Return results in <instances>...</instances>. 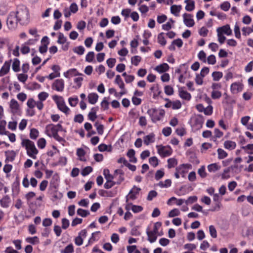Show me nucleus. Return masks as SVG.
<instances>
[{
	"mask_svg": "<svg viewBox=\"0 0 253 253\" xmlns=\"http://www.w3.org/2000/svg\"><path fill=\"white\" fill-rule=\"evenodd\" d=\"M29 12L27 8L23 5L17 7L16 11L10 12L7 19V25L10 30H14L17 24L24 25L29 22Z\"/></svg>",
	"mask_w": 253,
	"mask_h": 253,
	"instance_id": "f257e3e1",
	"label": "nucleus"
},
{
	"mask_svg": "<svg viewBox=\"0 0 253 253\" xmlns=\"http://www.w3.org/2000/svg\"><path fill=\"white\" fill-rule=\"evenodd\" d=\"M21 146L26 150L27 154L33 159H37V155L39 153L38 150L35 146V143L28 139H22Z\"/></svg>",
	"mask_w": 253,
	"mask_h": 253,
	"instance_id": "f03ea898",
	"label": "nucleus"
},
{
	"mask_svg": "<svg viewBox=\"0 0 253 253\" xmlns=\"http://www.w3.org/2000/svg\"><path fill=\"white\" fill-rule=\"evenodd\" d=\"M204 122V119L202 115H194L192 116L190 120L189 124L194 131L200 129Z\"/></svg>",
	"mask_w": 253,
	"mask_h": 253,
	"instance_id": "7ed1b4c3",
	"label": "nucleus"
},
{
	"mask_svg": "<svg viewBox=\"0 0 253 253\" xmlns=\"http://www.w3.org/2000/svg\"><path fill=\"white\" fill-rule=\"evenodd\" d=\"M147 113L153 123H156L162 120L165 114L164 110L156 108L149 109L147 110Z\"/></svg>",
	"mask_w": 253,
	"mask_h": 253,
	"instance_id": "20e7f679",
	"label": "nucleus"
},
{
	"mask_svg": "<svg viewBox=\"0 0 253 253\" xmlns=\"http://www.w3.org/2000/svg\"><path fill=\"white\" fill-rule=\"evenodd\" d=\"M45 133L50 137H53L56 140L61 142L64 141V139L58 134V130L55 128L54 125L51 124L47 125L45 126Z\"/></svg>",
	"mask_w": 253,
	"mask_h": 253,
	"instance_id": "39448f33",
	"label": "nucleus"
},
{
	"mask_svg": "<svg viewBox=\"0 0 253 253\" xmlns=\"http://www.w3.org/2000/svg\"><path fill=\"white\" fill-rule=\"evenodd\" d=\"M53 100L55 102L57 106V108L66 115L70 114V109L66 105L63 98L57 95H53Z\"/></svg>",
	"mask_w": 253,
	"mask_h": 253,
	"instance_id": "423d86ee",
	"label": "nucleus"
},
{
	"mask_svg": "<svg viewBox=\"0 0 253 253\" xmlns=\"http://www.w3.org/2000/svg\"><path fill=\"white\" fill-rule=\"evenodd\" d=\"M158 153L163 158L170 156L172 153V150L169 146H163L162 145H157Z\"/></svg>",
	"mask_w": 253,
	"mask_h": 253,
	"instance_id": "0eeeda50",
	"label": "nucleus"
},
{
	"mask_svg": "<svg viewBox=\"0 0 253 253\" xmlns=\"http://www.w3.org/2000/svg\"><path fill=\"white\" fill-rule=\"evenodd\" d=\"M57 43L62 44V49L64 51H67L69 49L70 45V42H67V38L62 33H59L58 34Z\"/></svg>",
	"mask_w": 253,
	"mask_h": 253,
	"instance_id": "6e6552de",
	"label": "nucleus"
},
{
	"mask_svg": "<svg viewBox=\"0 0 253 253\" xmlns=\"http://www.w3.org/2000/svg\"><path fill=\"white\" fill-rule=\"evenodd\" d=\"M10 112L13 115H19L21 109L18 102L15 99H12L9 103Z\"/></svg>",
	"mask_w": 253,
	"mask_h": 253,
	"instance_id": "1a4fd4ad",
	"label": "nucleus"
},
{
	"mask_svg": "<svg viewBox=\"0 0 253 253\" xmlns=\"http://www.w3.org/2000/svg\"><path fill=\"white\" fill-rule=\"evenodd\" d=\"M87 236V231L85 229L82 230L75 239V243L77 246H80L83 244L84 240Z\"/></svg>",
	"mask_w": 253,
	"mask_h": 253,
	"instance_id": "9d476101",
	"label": "nucleus"
},
{
	"mask_svg": "<svg viewBox=\"0 0 253 253\" xmlns=\"http://www.w3.org/2000/svg\"><path fill=\"white\" fill-rule=\"evenodd\" d=\"M141 189L136 186H133L132 188L130 190L128 194L126 196V202L128 199L134 200L137 198V195L139 194Z\"/></svg>",
	"mask_w": 253,
	"mask_h": 253,
	"instance_id": "9b49d317",
	"label": "nucleus"
},
{
	"mask_svg": "<svg viewBox=\"0 0 253 253\" xmlns=\"http://www.w3.org/2000/svg\"><path fill=\"white\" fill-rule=\"evenodd\" d=\"M52 88L59 92H62L64 89V81L63 79H57L52 84Z\"/></svg>",
	"mask_w": 253,
	"mask_h": 253,
	"instance_id": "f8f14e48",
	"label": "nucleus"
},
{
	"mask_svg": "<svg viewBox=\"0 0 253 253\" xmlns=\"http://www.w3.org/2000/svg\"><path fill=\"white\" fill-rule=\"evenodd\" d=\"M11 62V59L8 61H5L4 62V64L0 69V77H3L9 73Z\"/></svg>",
	"mask_w": 253,
	"mask_h": 253,
	"instance_id": "ddd939ff",
	"label": "nucleus"
},
{
	"mask_svg": "<svg viewBox=\"0 0 253 253\" xmlns=\"http://www.w3.org/2000/svg\"><path fill=\"white\" fill-rule=\"evenodd\" d=\"M183 22L188 27H193L195 24V22L193 19V16L188 13H184L183 14Z\"/></svg>",
	"mask_w": 253,
	"mask_h": 253,
	"instance_id": "4468645a",
	"label": "nucleus"
},
{
	"mask_svg": "<svg viewBox=\"0 0 253 253\" xmlns=\"http://www.w3.org/2000/svg\"><path fill=\"white\" fill-rule=\"evenodd\" d=\"M243 85L239 82H235L231 84L230 90L232 93L237 94L242 91Z\"/></svg>",
	"mask_w": 253,
	"mask_h": 253,
	"instance_id": "2eb2a0df",
	"label": "nucleus"
},
{
	"mask_svg": "<svg viewBox=\"0 0 253 253\" xmlns=\"http://www.w3.org/2000/svg\"><path fill=\"white\" fill-rule=\"evenodd\" d=\"M191 168V165L188 164H182L176 169L183 177H185V174L187 173L186 169Z\"/></svg>",
	"mask_w": 253,
	"mask_h": 253,
	"instance_id": "dca6fc26",
	"label": "nucleus"
},
{
	"mask_svg": "<svg viewBox=\"0 0 253 253\" xmlns=\"http://www.w3.org/2000/svg\"><path fill=\"white\" fill-rule=\"evenodd\" d=\"M11 203V198L8 195L4 196L0 199V205L2 208H7Z\"/></svg>",
	"mask_w": 253,
	"mask_h": 253,
	"instance_id": "f3484780",
	"label": "nucleus"
},
{
	"mask_svg": "<svg viewBox=\"0 0 253 253\" xmlns=\"http://www.w3.org/2000/svg\"><path fill=\"white\" fill-rule=\"evenodd\" d=\"M179 95L183 99L189 101L191 98V95L190 93L188 92L187 91L184 89V87L178 88Z\"/></svg>",
	"mask_w": 253,
	"mask_h": 253,
	"instance_id": "a211bd4d",
	"label": "nucleus"
},
{
	"mask_svg": "<svg viewBox=\"0 0 253 253\" xmlns=\"http://www.w3.org/2000/svg\"><path fill=\"white\" fill-rule=\"evenodd\" d=\"M216 31H219L220 33L223 34H225L227 36L231 35L232 34V30L231 29L230 27L228 24L218 28L216 30Z\"/></svg>",
	"mask_w": 253,
	"mask_h": 253,
	"instance_id": "6ab92c4d",
	"label": "nucleus"
},
{
	"mask_svg": "<svg viewBox=\"0 0 253 253\" xmlns=\"http://www.w3.org/2000/svg\"><path fill=\"white\" fill-rule=\"evenodd\" d=\"M114 175L116 176L114 179H117L116 182L117 184H120L124 180V172L121 169H116L114 172Z\"/></svg>",
	"mask_w": 253,
	"mask_h": 253,
	"instance_id": "aec40b11",
	"label": "nucleus"
},
{
	"mask_svg": "<svg viewBox=\"0 0 253 253\" xmlns=\"http://www.w3.org/2000/svg\"><path fill=\"white\" fill-rule=\"evenodd\" d=\"M81 75H83V74L78 72L77 69L75 68L69 69L66 72L64 73V77L67 78H70L74 76Z\"/></svg>",
	"mask_w": 253,
	"mask_h": 253,
	"instance_id": "412c9836",
	"label": "nucleus"
},
{
	"mask_svg": "<svg viewBox=\"0 0 253 253\" xmlns=\"http://www.w3.org/2000/svg\"><path fill=\"white\" fill-rule=\"evenodd\" d=\"M155 140V135L154 133H150L143 137L144 143L146 145L153 143Z\"/></svg>",
	"mask_w": 253,
	"mask_h": 253,
	"instance_id": "4be33fe9",
	"label": "nucleus"
},
{
	"mask_svg": "<svg viewBox=\"0 0 253 253\" xmlns=\"http://www.w3.org/2000/svg\"><path fill=\"white\" fill-rule=\"evenodd\" d=\"M98 110V107H92L88 114V119L92 122L97 118L96 112Z\"/></svg>",
	"mask_w": 253,
	"mask_h": 253,
	"instance_id": "5701e85b",
	"label": "nucleus"
},
{
	"mask_svg": "<svg viewBox=\"0 0 253 253\" xmlns=\"http://www.w3.org/2000/svg\"><path fill=\"white\" fill-rule=\"evenodd\" d=\"M98 97L96 93H90L87 96L88 102L91 104H94L97 102Z\"/></svg>",
	"mask_w": 253,
	"mask_h": 253,
	"instance_id": "b1692460",
	"label": "nucleus"
},
{
	"mask_svg": "<svg viewBox=\"0 0 253 253\" xmlns=\"http://www.w3.org/2000/svg\"><path fill=\"white\" fill-rule=\"evenodd\" d=\"M169 69V66L167 63H163L155 68V70L160 73L167 71Z\"/></svg>",
	"mask_w": 253,
	"mask_h": 253,
	"instance_id": "393cba45",
	"label": "nucleus"
},
{
	"mask_svg": "<svg viewBox=\"0 0 253 253\" xmlns=\"http://www.w3.org/2000/svg\"><path fill=\"white\" fill-rule=\"evenodd\" d=\"M184 2L186 4L185 10L187 11H192L195 8V2L192 0H185Z\"/></svg>",
	"mask_w": 253,
	"mask_h": 253,
	"instance_id": "a878e982",
	"label": "nucleus"
},
{
	"mask_svg": "<svg viewBox=\"0 0 253 253\" xmlns=\"http://www.w3.org/2000/svg\"><path fill=\"white\" fill-rule=\"evenodd\" d=\"M224 147L227 150H232L236 148V144L234 141L226 140L224 142Z\"/></svg>",
	"mask_w": 253,
	"mask_h": 253,
	"instance_id": "bb28decb",
	"label": "nucleus"
},
{
	"mask_svg": "<svg viewBox=\"0 0 253 253\" xmlns=\"http://www.w3.org/2000/svg\"><path fill=\"white\" fill-rule=\"evenodd\" d=\"M6 156V161L9 162H12L16 156L15 152L13 151H7L5 152Z\"/></svg>",
	"mask_w": 253,
	"mask_h": 253,
	"instance_id": "cd10ccee",
	"label": "nucleus"
},
{
	"mask_svg": "<svg viewBox=\"0 0 253 253\" xmlns=\"http://www.w3.org/2000/svg\"><path fill=\"white\" fill-rule=\"evenodd\" d=\"M20 62L17 58H14L12 64V69L15 72H18L20 70Z\"/></svg>",
	"mask_w": 253,
	"mask_h": 253,
	"instance_id": "c85d7f7f",
	"label": "nucleus"
},
{
	"mask_svg": "<svg viewBox=\"0 0 253 253\" xmlns=\"http://www.w3.org/2000/svg\"><path fill=\"white\" fill-rule=\"evenodd\" d=\"M39 134L40 132L37 129L32 128L30 131V138L32 140H36L39 137Z\"/></svg>",
	"mask_w": 253,
	"mask_h": 253,
	"instance_id": "c756f323",
	"label": "nucleus"
},
{
	"mask_svg": "<svg viewBox=\"0 0 253 253\" xmlns=\"http://www.w3.org/2000/svg\"><path fill=\"white\" fill-rule=\"evenodd\" d=\"M181 5H173L170 7V11L172 14H174L176 16L179 15V13L181 9Z\"/></svg>",
	"mask_w": 253,
	"mask_h": 253,
	"instance_id": "7c9ffc66",
	"label": "nucleus"
},
{
	"mask_svg": "<svg viewBox=\"0 0 253 253\" xmlns=\"http://www.w3.org/2000/svg\"><path fill=\"white\" fill-rule=\"evenodd\" d=\"M147 234L148 236V240L150 243H154L155 242L157 238V234L154 233L152 231H147Z\"/></svg>",
	"mask_w": 253,
	"mask_h": 253,
	"instance_id": "2f4dec72",
	"label": "nucleus"
},
{
	"mask_svg": "<svg viewBox=\"0 0 253 253\" xmlns=\"http://www.w3.org/2000/svg\"><path fill=\"white\" fill-rule=\"evenodd\" d=\"M135 151L133 149H129L127 153V156L129 158L130 162L136 163L137 159L135 157Z\"/></svg>",
	"mask_w": 253,
	"mask_h": 253,
	"instance_id": "473e14b6",
	"label": "nucleus"
},
{
	"mask_svg": "<svg viewBox=\"0 0 253 253\" xmlns=\"http://www.w3.org/2000/svg\"><path fill=\"white\" fill-rule=\"evenodd\" d=\"M115 83L116 84H118L119 85V87L122 90H125V84H124L121 76L119 75H118L116 76Z\"/></svg>",
	"mask_w": 253,
	"mask_h": 253,
	"instance_id": "72a5a7b5",
	"label": "nucleus"
},
{
	"mask_svg": "<svg viewBox=\"0 0 253 253\" xmlns=\"http://www.w3.org/2000/svg\"><path fill=\"white\" fill-rule=\"evenodd\" d=\"M26 242L32 245H37L40 243V240L37 236L29 237L26 238Z\"/></svg>",
	"mask_w": 253,
	"mask_h": 253,
	"instance_id": "f704fd0d",
	"label": "nucleus"
},
{
	"mask_svg": "<svg viewBox=\"0 0 253 253\" xmlns=\"http://www.w3.org/2000/svg\"><path fill=\"white\" fill-rule=\"evenodd\" d=\"M220 169V166L216 163H213L208 166V169L211 172H214Z\"/></svg>",
	"mask_w": 253,
	"mask_h": 253,
	"instance_id": "c9c22d12",
	"label": "nucleus"
},
{
	"mask_svg": "<svg viewBox=\"0 0 253 253\" xmlns=\"http://www.w3.org/2000/svg\"><path fill=\"white\" fill-rule=\"evenodd\" d=\"M158 42L162 46H165L167 43V41L164 36V33H161L158 35Z\"/></svg>",
	"mask_w": 253,
	"mask_h": 253,
	"instance_id": "e433bc0d",
	"label": "nucleus"
},
{
	"mask_svg": "<svg viewBox=\"0 0 253 253\" xmlns=\"http://www.w3.org/2000/svg\"><path fill=\"white\" fill-rule=\"evenodd\" d=\"M100 233V231H96L92 233L91 237L88 240V244H92L94 242L99 240V237L98 235Z\"/></svg>",
	"mask_w": 253,
	"mask_h": 253,
	"instance_id": "4c0bfd02",
	"label": "nucleus"
},
{
	"mask_svg": "<svg viewBox=\"0 0 253 253\" xmlns=\"http://www.w3.org/2000/svg\"><path fill=\"white\" fill-rule=\"evenodd\" d=\"M98 150L100 152L108 151L110 152L112 151V147L111 145L108 146L105 144H101L98 146Z\"/></svg>",
	"mask_w": 253,
	"mask_h": 253,
	"instance_id": "58836bf2",
	"label": "nucleus"
},
{
	"mask_svg": "<svg viewBox=\"0 0 253 253\" xmlns=\"http://www.w3.org/2000/svg\"><path fill=\"white\" fill-rule=\"evenodd\" d=\"M171 181L170 179H168L164 181H160L158 183V185L161 188H168L171 186Z\"/></svg>",
	"mask_w": 253,
	"mask_h": 253,
	"instance_id": "ea45409f",
	"label": "nucleus"
},
{
	"mask_svg": "<svg viewBox=\"0 0 253 253\" xmlns=\"http://www.w3.org/2000/svg\"><path fill=\"white\" fill-rule=\"evenodd\" d=\"M217 152L218 154V158L220 160L224 159L228 155L227 152L221 148H218L217 150Z\"/></svg>",
	"mask_w": 253,
	"mask_h": 253,
	"instance_id": "a19ab883",
	"label": "nucleus"
},
{
	"mask_svg": "<svg viewBox=\"0 0 253 253\" xmlns=\"http://www.w3.org/2000/svg\"><path fill=\"white\" fill-rule=\"evenodd\" d=\"M209 233L212 238H216L217 237V231L215 227L211 225L209 226Z\"/></svg>",
	"mask_w": 253,
	"mask_h": 253,
	"instance_id": "79ce46f5",
	"label": "nucleus"
},
{
	"mask_svg": "<svg viewBox=\"0 0 253 253\" xmlns=\"http://www.w3.org/2000/svg\"><path fill=\"white\" fill-rule=\"evenodd\" d=\"M68 101L70 106L75 107L79 102V99L77 96L70 97L68 99Z\"/></svg>",
	"mask_w": 253,
	"mask_h": 253,
	"instance_id": "37998d69",
	"label": "nucleus"
},
{
	"mask_svg": "<svg viewBox=\"0 0 253 253\" xmlns=\"http://www.w3.org/2000/svg\"><path fill=\"white\" fill-rule=\"evenodd\" d=\"M149 164L152 166L153 167H156L159 164V160L158 158L155 157H152L149 159Z\"/></svg>",
	"mask_w": 253,
	"mask_h": 253,
	"instance_id": "c03bdc74",
	"label": "nucleus"
},
{
	"mask_svg": "<svg viewBox=\"0 0 253 253\" xmlns=\"http://www.w3.org/2000/svg\"><path fill=\"white\" fill-rule=\"evenodd\" d=\"M77 214L82 217H85L89 214V211L82 209H79L77 211Z\"/></svg>",
	"mask_w": 253,
	"mask_h": 253,
	"instance_id": "a18cd8bd",
	"label": "nucleus"
},
{
	"mask_svg": "<svg viewBox=\"0 0 253 253\" xmlns=\"http://www.w3.org/2000/svg\"><path fill=\"white\" fill-rule=\"evenodd\" d=\"M103 174L104 175L105 178L106 180H113L114 178V177L116 176V175H112L110 174L109 170L108 169H104L103 171Z\"/></svg>",
	"mask_w": 253,
	"mask_h": 253,
	"instance_id": "49530a36",
	"label": "nucleus"
},
{
	"mask_svg": "<svg viewBox=\"0 0 253 253\" xmlns=\"http://www.w3.org/2000/svg\"><path fill=\"white\" fill-rule=\"evenodd\" d=\"M177 164V160L174 158H169L168 160V167L169 169L174 168Z\"/></svg>",
	"mask_w": 253,
	"mask_h": 253,
	"instance_id": "de8ad7c7",
	"label": "nucleus"
},
{
	"mask_svg": "<svg viewBox=\"0 0 253 253\" xmlns=\"http://www.w3.org/2000/svg\"><path fill=\"white\" fill-rule=\"evenodd\" d=\"M46 144V141L44 138H40L37 142V145L40 149H43L45 148Z\"/></svg>",
	"mask_w": 253,
	"mask_h": 253,
	"instance_id": "09e8293b",
	"label": "nucleus"
},
{
	"mask_svg": "<svg viewBox=\"0 0 253 253\" xmlns=\"http://www.w3.org/2000/svg\"><path fill=\"white\" fill-rule=\"evenodd\" d=\"M223 76V74L221 72H213L212 74L213 80L215 81H219Z\"/></svg>",
	"mask_w": 253,
	"mask_h": 253,
	"instance_id": "8fccbe9b",
	"label": "nucleus"
},
{
	"mask_svg": "<svg viewBox=\"0 0 253 253\" xmlns=\"http://www.w3.org/2000/svg\"><path fill=\"white\" fill-rule=\"evenodd\" d=\"M48 96H49V94L48 93L43 91V92H40L38 94V97L39 99V101H41L42 102H43L47 99V98L48 97Z\"/></svg>",
	"mask_w": 253,
	"mask_h": 253,
	"instance_id": "3c124183",
	"label": "nucleus"
},
{
	"mask_svg": "<svg viewBox=\"0 0 253 253\" xmlns=\"http://www.w3.org/2000/svg\"><path fill=\"white\" fill-rule=\"evenodd\" d=\"M141 60V58L140 56L136 55L134 56H133L131 59V63L134 65V66H138L139 62Z\"/></svg>",
	"mask_w": 253,
	"mask_h": 253,
	"instance_id": "603ef678",
	"label": "nucleus"
},
{
	"mask_svg": "<svg viewBox=\"0 0 253 253\" xmlns=\"http://www.w3.org/2000/svg\"><path fill=\"white\" fill-rule=\"evenodd\" d=\"M198 173L203 178H205L207 176V173L206 172L205 167L204 166L201 167V168L198 169Z\"/></svg>",
	"mask_w": 253,
	"mask_h": 253,
	"instance_id": "864d4df0",
	"label": "nucleus"
},
{
	"mask_svg": "<svg viewBox=\"0 0 253 253\" xmlns=\"http://www.w3.org/2000/svg\"><path fill=\"white\" fill-rule=\"evenodd\" d=\"M84 51V48L82 45L76 47L73 49V51L79 55H83Z\"/></svg>",
	"mask_w": 253,
	"mask_h": 253,
	"instance_id": "5fc2aeb1",
	"label": "nucleus"
},
{
	"mask_svg": "<svg viewBox=\"0 0 253 253\" xmlns=\"http://www.w3.org/2000/svg\"><path fill=\"white\" fill-rule=\"evenodd\" d=\"M234 31L235 37L238 39H240L241 38V33L240 30V27L237 23H236L234 26Z\"/></svg>",
	"mask_w": 253,
	"mask_h": 253,
	"instance_id": "6e6d98bb",
	"label": "nucleus"
},
{
	"mask_svg": "<svg viewBox=\"0 0 253 253\" xmlns=\"http://www.w3.org/2000/svg\"><path fill=\"white\" fill-rule=\"evenodd\" d=\"M74 252V247L72 244L66 246L64 250L61 251V253H72Z\"/></svg>",
	"mask_w": 253,
	"mask_h": 253,
	"instance_id": "4d7b16f0",
	"label": "nucleus"
},
{
	"mask_svg": "<svg viewBox=\"0 0 253 253\" xmlns=\"http://www.w3.org/2000/svg\"><path fill=\"white\" fill-rule=\"evenodd\" d=\"M198 57L203 62L206 63L207 62L206 54L203 50H201L199 52Z\"/></svg>",
	"mask_w": 253,
	"mask_h": 253,
	"instance_id": "13d9d810",
	"label": "nucleus"
},
{
	"mask_svg": "<svg viewBox=\"0 0 253 253\" xmlns=\"http://www.w3.org/2000/svg\"><path fill=\"white\" fill-rule=\"evenodd\" d=\"M203 113L205 115L207 116L211 115L213 113V107L211 105H209L207 107L204 108Z\"/></svg>",
	"mask_w": 253,
	"mask_h": 253,
	"instance_id": "bf43d9fd",
	"label": "nucleus"
},
{
	"mask_svg": "<svg viewBox=\"0 0 253 253\" xmlns=\"http://www.w3.org/2000/svg\"><path fill=\"white\" fill-rule=\"evenodd\" d=\"M180 214V212L177 209H174L171 210L169 213V217H173L176 216H178Z\"/></svg>",
	"mask_w": 253,
	"mask_h": 253,
	"instance_id": "052dcab7",
	"label": "nucleus"
},
{
	"mask_svg": "<svg viewBox=\"0 0 253 253\" xmlns=\"http://www.w3.org/2000/svg\"><path fill=\"white\" fill-rule=\"evenodd\" d=\"M94 126L96 127L97 133L99 135L103 134L104 132V126L103 125L98 124L97 122L95 123Z\"/></svg>",
	"mask_w": 253,
	"mask_h": 253,
	"instance_id": "680f3d73",
	"label": "nucleus"
},
{
	"mask_svg": "<svg viewBox=\"0 0 253 253\" xmlns=\"http://www.w3.org/2000/svg\"><path fill=\"white\" fill-rule=\"evenodd\" d=\"M221 92L218 90H213L211 92V97L213 99H219L221 96Z\"/></svg>",
	"mask_w": 253,
	"mask_h": 253,
	"instance_id": "e2e57ef3",
	"label": "nucleus"
},
{
	"mask_svg": "<svg viewBox=\"0 0 253 253\" xmlns=\"http://www.w3.org/2000/svg\"><path fill=\"white\" fill-rule=\"evenodd\" d=\"M158 195L157 192L155 190L150 191L148 194L147 200L148 201H152L153 199L156 197Z\"/></svg>",
	"mask_w": 253,
	"mask_h": 253,
	"instance_id": "0e129e2a",
	"label": "nucleus"
},
{
	"mask_svg": "<svg viewBox=\"0 0 253 253\" xmlns=\"http://www.w3.org/2000/svg\"><path fill=\"white\" fill-rule=\"evenodd\" d=\"M109 102L106 99V97H104L101 102V107L103 110H108L109 108Z\"/></svg>",
	"mask_w": 253,
	"mask_h": 253,
	"instance_id": "69168bd1",
	"label": "nucleus"
},
{
	"mask_svg": "<svg viewBox=\"0 0 253 253\" xmlns=\"http://www.w3.org/2000/svg\"><path fill=\"white\" fill-rule=\"evenodd\" d=\"M214 136L213 137V139H215L214 141H215L217 138L221 137L223 135V133L218 128H216L214 129Z\"/></svg>",
	"mask_w": 253,
	"mask_h": 253,
	"instance_id": "338daca9",
	"label": "nucleus"
},
{
	"mask_svg": "<svg viewBox=\"0 0 253 253\" xmlns=\"http://www.w3.org/2000/svg\"><path fill=\"white\" fill-rule=\"evenodd\" d=\"M230 3L228 1H224L220 4V8L222 10L227 11L230 8Z\"/></svg>",
	"mask_w": 253,
	"mask_h": 253,
	"instance_id": "774afa93",
	"label": "nucleus"
}]
</instances>
